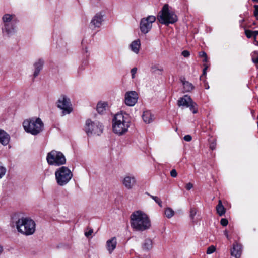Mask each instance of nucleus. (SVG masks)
<instances>
[{
	"instance_id": "1",
	"label": "nucleus",
	"mask_w": 258,
	"mask_h": 258,
	"mask_svg": "<svg viewBox=\"0 0 258 258\" xmlns=\"http://www.w3.org/2000/svg\"><path fill=\"white\" fill-rule=\"evenodd\" d=\"M130 224L135 231H144L150 229L151 222L148 215L141 210L133 212L130 216Z\"/></svg>"
},
{
	"instance_id": "2",
	"label": "nucleus",
	"mask_w": 258,
	"mask_h": 258,
	"mask_svg": "<svg viewBox=\"0 0 258 258\" xmlns=\"http://www.w3.org/2000/svg\"><path fill=\"white\" fill-rule=\"evenodd\" d=\"M130 122L127 115L122 112L116 114L112 119L113 132L121 136L126 133L130 127Z\"/></svg>"
},
{
	"instance_id": "3",
	"label": "nucleus",
	"mask_w": 258,
	"mask_h": 258,
	"mask_svg": "<svg viewBox=\"0 0 258 258\" xmlns=\"http://www.w3.org/2000/svg\"><path fill=\"white\" fill-rule=\"evenodd\" d=\"M16 226L19 233L26 236L32 235L36 229L35 221L28 217L19 218L16 222Z\"/></svg>"
},
{
	"instance_id": "4",
	"label": "nucleus",
	"mask_w": 258,
	"mask_h": 258,
	"mask_svg": "<svg viewBox=\"0 0 258 258\" xmlns=\"http://www.w3.org/2000/svg\"><path fill=\"white\" fill-rule=\"evenodd\" d=\"M23 126L26 132L36 135L42 131L43 123L40 118L33 117L24 120Z\"/></svg>"
},
{
	"instance_id": "5",
	"label": "nucleus",
	"mask_w": 258,
	"mask_h": 258,
	"mask_svg": "<svg viewBox=\"0 0 258 258\" xmlns=\"http://www.w3.org/2000/svg\"><path fill=\"white\" fill-rule=\"evenodd\" d=\"M157 19L160 23L166 25L173 24L178 20L175 13L169 11L168 5H165L163 7L162 10L159 13Z\"/></svg>"
},
{
	"instance_id": "6",
	"label": "nucleus",
	"mask_w": 258,
	"mask_h": 258,
	"mask_svg": "<svg viewBox=\"0 0 258 258\" xmlns=\"http://www.w3.org/2000/svg\"><path fill=\"white\" fill-rule=\"evenodd\" d=\"M55 179L60 186L66 185L72 179L73 173L67 167L62 166L55 172Z\"/></svg>"
},
{
	"instance_id": "7",
	"label": "nucleus",
	"mask_w": 258,
	"mask_h": 258,
	"mask_svg": "<svg viewBox=\"0 0 258 258\" xmlns=\"http://www.w3.org/2000/svg\"><path fill=\"white\" fill-rule=\"evenodd\" d=\"M47 163L50 165L60 166L66 163V159L64 154L60 151L52 150L49 152L46 157Z\"/></svg>"
},
{
	"instance_id": "8",
	"label": "nucleus",
	"mask_w": 258,
	"mask_h": 258,
	"mask_svg": "<svg viewBox=\"0 0 258 258\" xmlns=\"http://www.w3.org/2000/svg\"><path fill=\"white\" fill-rule=\"evenodd\" d=\"M103 126L98 121L88 119L86 121L85 131L88 136L100 135L103 132Z\"/></svg>"
},
{
	"instance_id": "9",
	"label": "nucleus",
	"mask_w": 258,
	"mask_h": 258,
	"mask_svg": "<svg viewBox=\"0 0 258 258\" xmlns=\"http://www.w3.org/2000/svg\"><path fill=\"white\" fill-rule=\"evenodd\" d=\"M57 107L62 110L63 115L71 113L73 111L72 105L70 98L66 95H61L56 102Z\"/></svg>"
},
{
	"instance_id": "10",
	"label": "nucleus",
	"mask_w": 258,
	"mask_h": 258,
	"mask_svg": "<svg viewBox=\"0 0 258 258\" xmlns=\"http://www.w3.org/2000/svg\"><path fill=\"white\" fill-rule=\"evenodd\" d=\"M156 20V17L153 15L143 18L140 23V29L144 34L148 33L152 28V24Z\"/></svg>"
},
{
	"instance_id": "11",
	"label": "nucleus",
	"mask_w": 258,
	"mask_h": 258,
	"mask_svg": "<svg viewBox=\"0 0 258 258\" xmlns=\"http://www.w3.org/2000/svg\"><path fill=\"white\" fill-rule=\"evenodd\" d=\"M123 187L127 190H132L137 183L135 176L132 174L125 175L121 180Z\"/></svg>"
},
{
	"instance_id": "12",
	"label": "nucleus",
	"mask_w": 258,
	"mask_h": 258,
	"mask_svg": "<svg viewBox=\"0 0 258 258\" xmlns=\"http://www.w3.org/2000/svg\"><path fill=\"white\" fill-rule=\"evenodd\" d=\"M138 94L135 91H130L124 95V103L128 106H134L138 100Z\"/></svg>"
},
{
	"instance_id": "13",
	"label": "nucleus",
	"mask_w": 258,
	"mask_h": 258,
	"mask_svg": "<svg viewBox=\"0 0 258 258\" xmlns=\"http://www.w3.org/2000/svg\"><path fill=\"white\" fill-rule=\"evenodd\" d=\"M103 20V15L100 14H96L90 23L89 28L92 30L99 28L102 25Z\"/></svg>"
},
{
	"instance_id": "14",
	"label": "nucleus",
	"mask_w": 258,
	"mask_h": 258,
	"mask_svg": "<svg viewBox=\"0 0 258 258\" xmlns=\"http://www.w3.org/2000/svg\"><path fill=\"white\" fill-rule=\"evenodd\" d=\"M2 33L4 35L10 36L15 32V27L12 23H2Z\"/></svg>"
},
{
	"instance_id": "15",
	"label": "nucleus",
	"mask_w": 258,
	"mask_h": 258,
	"mask_svg": "<svg viewBox=\"0 0 258 258\" xmlns=\"http://www.w3.org/2000/svg\"><path fill=\"white\" fill-rule=\"evenodd\" d=\"M44 63V61L42 59H38L35 61L33 64L34 72L33 75L34 78L38 76L43 68Z\"/></svg>"
},
{
	"instance_id": "16",
	"label": "nucleus",
	"mask_w": 258,
	"mask_h": 258,
	"mask_svg": "<svg viewBox=\"0 0 258 258\" xmlns=\"http://www.w3.org/2000/svg\"><path fill=\"white\" fill-rule=\"evenodd\" d=\"M192 100L189 96L185 95L178 99L177 101V105L179 107L182 106L187 108L191 103H192Z\"/></svg>"
},
{
	"instance_id": "17",
	"label": "nucleus",
	"mask_w": 258,
	"mask_h": 258,
	"mask_svg": "<svg viewBox=\"0 0 258 258\" xmlns=\"http://www.w3.org/2000/svg\"><path fill=\"white\" fill-rule=\"evenodd\" d=\"M117 245V239L113 237L106 241V246L108 252L111 254L116 248Z\"/></svg>"
},
{
	"instance_id": "18",
	"label": "nucleus",
	"mask_w": 258,
	"mask_h": 258,
	"mask_svg": "<svg viewBox=\"0 0 258 258\" xmlns=\"http://www.w3.org/2000/svg\"><path fill=\"white\" fill-rule=\"evenodd\" d=\"M241 245L238 243H234L231 249V254L236 258H239L241 254Z\"/></svg>"
},
{
	"instance_id": "19",
	"label": "nucleus",
	"mask_w": 258,
	"mask_h": 258,
	"mask_svg": "<svg viewBox=\"0 0 258 258\" xmlns=\"http://www.w3.org/2000/svg\"><path fill=\"white\" fill-rule=\"evenodd\" d=\"M142 117L143 121L146 123H150L154 120V115L149 110L144 111Z\"/></svg>"
},
{
	"instance_id": "20",
	"label": "nucleus",
	"mask_w": 258,
	"mask_h": 258,
	"mask_svg": "<svg viewBox=\"0 0 258 258\" xmlns=\"http://www.w3.org/2000/svg\"><path fill=\"white\" fill-rule=\"evenodd\" d=\"M141 47V42L140 39H138L133 41L130 45V48L131 50L136 54H138Z\"/></svg>"
},
{
	"instance_id": "21",
	"label": "nucleus",
	"mask_w": 258,
	"mask_h": 258,
	"mask_svg": "<svg viewBox=\"0 0 258 258\" xmlns=\"http://www.w3.org/2000/svg\"><path fill=\"white\" fill-rule=\"evenodd\" d=\"M9 141V135L4 130L0 129V143L3 145H7Z\"/></svg>"
},
{
	"instance_id": "22",
	"label": "nucleus",
	"mask_w": 258,
	"mask_h": 258,
	"mask_svg": "<svg viewBox=\"0 0 258 258\" xmlns=\"http://www.w3.org/2000/svg\"><path fill=\"white\" fill-rule=\"evenodd\" d=\"M15 17L14 14H5L2 17V23H12L11 22Z\"/></svg>"
},
{
	"instance_id": "23",
	"label": "nucleus",
	"mask_w": 258,
	"mask_h": 258,
	"mask_svg": "<svg viewBox=\"0 0 258 258\" xmlns=\"http://www.w3.org/2000/svg\"><path fill=\"white\" fill-rule=\"evenodd\" d=\"M108 104L105 102H99L97 105V110L99 113H103L106 110Z\"/></svg>"
},
{
	"instance_id": "24",
	"label": "nucleus",
	"mask_w": 258,
	"mask_h": 258,
	"mask_svg": "<svg viewBox=\"0 0 258 258\" xmlns=\"http://www.w3.org/2000/svg\"><path fill=\"white\" fill-rule=\"evenodd\" d=\"M216 211L220 216H223L225 213V208L220 200H219L218 204L216 206Z\"/></svg>"
},
{
	"instance_id": "25",
	"label": "nucleus",
	"mask_w": 258,
	"mask_h": 258,
	"mask_svg": "<svg viewBox=\"0 0 258 258\" xmlns=\"http://www.w3.org/2000/svg\"><path fill=\"white\" fill-rule=\"evenodd\" d=\"M182 82L185 92H190L194 89V87L191 83L185 80H182Z\"/></svg>"
},
{
	"instance_id": "26",
	"label": "nucleus",
	"mask_w": 258,
	"mask_h": 258,
	"mask_svg": "<svg viewBox=\"0 0 258 258\" xmlns=\"http://www.w3.org/2000/svg\"><path fill=\"white\" fill-rule=\"evenodd\" d=\"M175 212L174 210L171 208L167 207L165 208L164 211V214L168 218H171L174 215Z\"/></svg>"
},
{
	"instance_id": "27",
	"label": "nucleus",
	"mask_w": 258,
	"mask_h": 258,
	"mask_svg": "<svg viewBox=\"0 0 258 258\" xmlns=\"http://www.w3.org/2000/svg\"><path fill=\"white\" fill-rule=\"evenodd\" d=\"M152 247V242L151 239H146L143 244V247L144 249L149 250Z\"/></svg>"
},
{
	"instance_id": "28",
	"label": "nucleus",
	"mask_w": 258,
	"mask_h": 258,
	"mask_svg": "<svg viewBox=\"0 0 258 258\" xmlns=\"http://www.w3.org/2000/svg\"><path fill=\"white\" fill-rule=\"evenodd\" d=\"M6 172V168L4 164L0 162V179L5 175Z\"/></svg>"
},
{
	"instance_id": "29",
	"label": "nucleus",
	"mask_w": 258,
	"mask_h": 258,
	"mask_svg": "<svg viewBox=\"0 0 258 258\" xmlns=\"http://www.w3.org/2000/svg\"><path fill=\"white\" fill-rule=\"evenodd\" d=\"M188 107L189 108L190 111H192L193 113L195 114L197 113V105L194 101H192V103H191V104Z\"/></svg>"
},
{
	"instance_id": "30",
	"label": "nucleus",
	"mask_w": 258,
	"mask_h": 258,
	"mask_svg": "<svg viewBox=\"0 0 258 258\" xmlns=\"http://www.w3.org/2000/svg\"><path fill=\"white\" fill-rule=\"evenodd\" d=\"M216 247L214 245H211L210 246L208 247L206 253L207 254H211L214 252L216 251Z\"/></svg>"
},
{
	"instance_id": "31",
	"label": "nucleus",
	"mask_w": 258,
	"mask_h": 258,
	"mask_svg": "<svg viewBox=\"0 0 258 258\" xmlns=\"http://www.w3.org/2000/svg\"><path fill=\"white\" fill-rule=\"evenodd\" d=\"M150 197L153 200H154L159 205V206L160 207H161L162 206V201L159 198H158V197L154 196H152V195H151Z\"/></svg>"
},
{
	"instance_id": "32",
	"label": "nucleus",
	"mask_w": 258,
	"mask_h": 258,
	"mask_svg": "<svg viewBox=\"0 0 258 258\" xmlns=\"http://www.w3.org/2000/svg\"><path fill=\"white\" fill-rule=\"evenodd\" d=\"M245 33L247 38H251L252 36L254 37V31H253L246 30L245 31Z\"/></svg>"
},
{
	"instance_id": "33",
	"label": "nucleus",
	"mask_w": 258,
	"mask_h": 258,
	"mask_svg": "<svg viewBox=\"0 0 258 258\" xmlns=\"http://www.w3.org/2000/svg\"><path fill=\"white\" fill-rule=\"evenodd\" d=\"M196 214L197 210L195 208H191L190 210V217L192 219H194V217Z\"/></svg>"
},
{
	"instance_id": "34",
	"label": "nucleus",
	"mask_w": 258,
	"mask_h": 258,
	"mask_svg": "<svg viewBox=\"0 0 258 258\" xmlns=\"http://www.w3.org/2000/svg\"><path fill=\"white\" fill-rule=\"evenodd\" d=\"M220 223L222 226H226L228 225V221L227 219H226L225 218H222V219H221V220L220 221Z\"/></svg>"
},
{
	"instance_id": "35",
	"label": "nucleus",
	"mask_w": 258,
	"mask_h": 258,
	"mask_svg": "<svg viewBox=\"0 0 258 258\" xmlns=\"http://www.w3.org/2000/svg\"><path fill=\"white\" fill-rule=\"evenodd\" d=\"M137 72V68H133L131 70V73L132 74V78L134 79L135 78V74H136Z\"/></svg>"
},
{
	"instance_id": "36",
	"label": "nucleus",
	"mask_w": 258,
	"mask_h": 258,
	"mask_svg": "<svg viewBox=\"0 0 258 258\" xmlns=\"http://www.w3.org/2000/svg\"><path fill=\"white\" fill-rule=\"evenodd\" d=\"M170 175L172 177H176L177 176V171L175 169H172L171 171H170Z\"/></svg>"
},
{
	"instance_id": "37",
	"label": "nucleus",
	"mask_w": 258,
	"mask_h": 258,
	"mask_svg": "<svg viewBox=\"0 0 258 258\" xmlns=\"http://www.w3.org/2000/svg\"><path fill=\"white\" fill-rule=\"evenodd\" d=\"M254 15L258 20V5L254 6Z\"/></svg>"
},
{
	"instance_id": "38",
	"label": "nucleus",
	"mask_w": 258,
	"mask_h": 258,
	"mask_svg": "<svg viewBox=\"0 0 258 258\" xmlns=\"http://www.w3.org/2000/svg\"><path fill=\"white\" fill-rule=\"evenodd\" d=\"M193 187H194L193 184L190 182L187 183L185 186L186 189L188 190H190L191 188H193Z\"/></svg>"
},
{
	"instance_id": "39",
	"label": "nucleus",
	"mask_w": 258,
	"mask_h": 258,
	"mask_svg": "<svg viewBox=\"0 0 258 258\" xmlns=\"http://www.w3.org/2000/svg\"><path fill=\"white\" fill-rule=\"evenodd\" d=\"M182 55L185 57H188L190 55V53L187 50H184L182 52Z\"/></svg>"
},
{
	"instance_id": "40",
	"label": "nucleus",
	"mask_w": 258,
	"mask_h": 258,
	"mask_svg": "<svg viewBox=\"0 0 258 258\" xmlns=\"http://www.w3.org/2000/svg\"><path fill=\"white\" fill-rule=\"evenodd\" d=\"M184 139L186 141L189 142L191 140L192 138H191V136H190V135H186L184 137Z\"/></svg>"
},
{
	"instance_id": "41",
	"label": "nucleus",
	"mask_w": 258,
	"mask_h": 258,
	"mask_svg": "<svg viewBox=\"0 0 258 258\" xmlns=\"http://www.w3.org/2000/svg\"><path fill=\"white\" fill-rule=\"evenodd\" d=\"M93 233V230L92 229H90L87 232H86L85 233V235L86 236V237H89V236H90Z\"/></svg>"
},
{
	"instance_id": "42",
	"label": "nucleus",
	"mask_w": 258,
	"mask_h": 258,
	"mask_svg": "<svg viewBox=\"0 0 258 258\" xmlns=\"http://www.w3.org/2000/svg\"><path fill=\"white\" fill-rule=\"evenodd\" d=\"M199 55H200V56L203 57L207 56L206 53L203 51L200 52L199 53Z\"/></svg>"
},
{
	"instance_id": "43",
	"label": "nucleus",
	"mask_w": 258,
	"mask_h": 258,
	"mask_svg": "<svg viewBox=\"0 0 258 258\" xmlns=\"http://www.w3.org/2000/svg\"><path fill=\"white\" fill-rule=\"evenodd\" d=\"M254 39L256 40V36L258 35V31H254Z\"/></svg>"
},
{
	"instance_id": "44",
	"label": "nucleus",
	"mask_w": 258,
	"mask_h": 258,
	"mask_svg": "<svg viewBox=\"0 0 258 258\" xmlns=\"http://www.w3.org/2000/svg\"><path fill=\"white\" fill-rule=\"evenodd\" d=\"M252 61L254 63H258V56L255 58H252Z\"/></svg>"
},
{
	"instance_id": "45",
	"label": "nucleus",
	"mask_w": 258,
	"mask_h": 258,
	"mask_svg": "<svg viewBox=\"0 0 258 258\" xmlns=\"http://www.w3.org/2000/svg\"><path fill=\"white\" fill-rule=\"evenodd\" d=\"M207 68H208L207 66H205V68L203 70V74L204 75L206 74V70H207Z\"/></svg>"
},
{
	"instance_id": "46",
	"label": "nucleus",
	"mask_w": 258,
	"mask_h": 258,
	"mask_svg": "<svg viewBox=\"0 0 258 258\" xmlns=\"http://www.w3.org/2000/svg\"><path fill=\"white\" fill-rule=\"evenodd\" d=\"M210 148L213 150L215 148V145L214 144H212L210 145Z\"/></svg>"
},
{
	"instance_id": "47",
	"label": "nucleus",
	"mask_w": 258,
	"mask_h": 258,
	"mask_svg": "<svg viewBox=\"0 0 258 258\" xmlns=\"http://www.w3.org/2000/svg\"><path fill=\"white\" fill-rule=\"evenodd\" d=\"M224 234H225V235L226 236V237H227V238H229V235H228V233L227 231L225 230V231H224Z\"/></svg>"
},
{
	"instance_id": "48",
	"label": "nucleus",
	"mask_w": 258,
	"mask_h": 258,
	"mask_svg": "<svg viewBox=\"0 0 258 258\" xmlns=\"http://www.w3.org/2000/svg\"><path fill=\"white\" fill-rule=\"evenodd\" d=\"M3 251V248L1 245H0V255L2 253Z\"/></svg>"
},
{
	"instance_id": "49",
	"label": "nucleus",
	"mask_w": 258,
	"mask_h": 258,
	"mask_svg": "<svg viewBox=\"0 0 258 258\" xmlns=\"http://www.w3.org/2000/svg\"><path fill=\"white\" fill-rule=\"evenodd\" d=\"M208 61L207 56H206L204 57V59L203 60V61L207 62Z\"/></svg>"
},
{
	"instance_id": "50",
	"label": "nucleus",
	"mask_w": 258,
	"mask_h": 258,
	"mask_svg": "<svg viewBox=\"0 0 258 258\" xmlns=\"http://www.w3.org/2000/svg\"><path fill=\"white\" fill-rule=\"evenodd\" d=\"M158 70H159L160 71H163V68H160V69H159Z\"/></svg>"
},
{
	"instance_id": "51",
	"label": "nucleus",
	"mask_w": 258,
	"mask_h": 258,
	"mask_svg": "<svg viewBox=\"0 0 258 258\" xmlns=\"http://www.w3.org/2000/svg\"><path fill=\"white\" fill-rule=\"evenodd\" d=\"M254 113V111L253 110H252L251 111V113L253 114Z\"/></svg>"
},
{
	"instance_id": "52",
	"label": "nucleus",
	"mask_w": 258,
	"mask_h": 258,
	"mask_svg": "<svg viewBox=\"0 0 258 258\" xmlns=\"http://www.w3.org/2000/svg\"><path fill=\"white\" fill-rule=\"evenodd\" d=\"M257 45H258V42H257Z\"/></svg>"
},
{
	"instance_id": "53",
	"label": "nucleus",
	"mask_w": 258,
	"mask_h": 258,
	"mask_svg": "<svg viewBox=\"0 0 258 258\" xmlns=\"http://www.w3.org/2000/svg\"><path fill=\"white\" fill-rule=\"evenodd\" d=\"M257 119H258V115H257Z\"/></svg>"
}]
</instances>
